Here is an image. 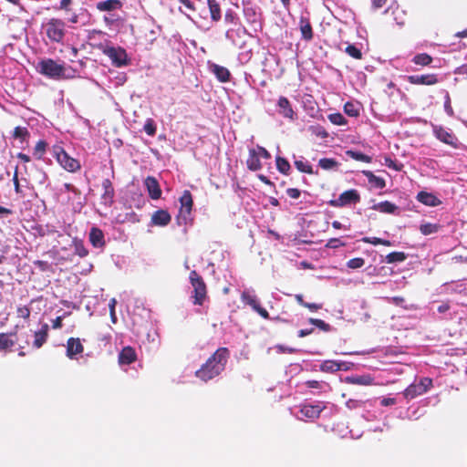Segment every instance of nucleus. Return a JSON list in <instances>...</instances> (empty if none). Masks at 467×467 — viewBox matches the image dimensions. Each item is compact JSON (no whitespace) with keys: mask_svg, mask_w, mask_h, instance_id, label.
<instances>
[{"mask_svg":"<svg viewBox=\"0 0 467 467\" xmlns=\"http://www.w3.org/2000/svg\"><path fill=\"white\" fill-rule=\"evenodd\" d=\"M453 290L459 294L467 295V283H458L453 286Z\"/></svg>","mask_w":467,"mask_h":467,"instance_id":"4d7b16f0","label":"nucleus"},{"mask_svg":"<svg viewBox=\"0 0 467 467\" xmlns=\"http://www.w3.org/2000/svg\"><path fill=\"white\" fill-rule=\"evenodd\" d=\"M444 110L449 116H453L454 112L451 106V99L449 96V93H446L445 95V100H444Z\"/></svg>","mask_w":467,"mask_h":467,"instance_id":"864d4df0","label":"nucleus"},{"mask_svg":"<svg viewBox=\"0 0 467 467\" xmlns=\"http://www.w3.org/2000/svg\"><path fill=\"white\" fill-rule=\"evenodd\" d=\"M345 244L338 238H332L327 241V246L329 248H338L344 246Z\"/></svg>","mask_w":467,"mask_h":467,"instance_id":"5fc2aeb1","label":"nucleus"},{"mask_svg":"<svg viewBox=\"0 0 467 467\" xmlns=\"http://www.w3.org/2000/svg\"><path fill=\"white\" fill-rule=\"evenodd\" d=\"M224 21L227 24L237 25L239 22V17L235 12L229 9L225 12Z\"/></svg>","mask_w":467,"mask_h":467,"instance_id":"de8ad7c7","label":"nucleus"},{"mask_svg":"<svg viewBox=\"0 0 467 467\" xmlns=\"http://www.w3.org/2000/svg\"><path fill=\"white\" fill-rule=\"evenodd\" d=\"M286 193L292 199H298L300 197L301 192L296 188H288L286 190Z\"/></svg>","mask_w":467,"mask_h":467,"instance_id":"052dcab7","label":"nucleus"},{"mask_svg":"<svg viewBox=\"0 0 467 467\" xmlns=\"http://www.w3.org/2000/svg\"><path fill=\"white\" fill-rule=\"evenodd\" d=\"M326 408L322 402H317V404H305L302 405L299 413L300 415H296L298 420H303L304 418L314 420L319 417L322 410Z\"/></svg>","mask_w":467,"mask_h":467,"instance_id":"6e6552de","label":"nucleus"},{"mask_svg":"<svg viewBox=\"0 0 467 467\" xmlns=\"http://www.w3.org/2000/svg\"><path fill=\"white\" fill-rule=\"evenodd\" d=\"M277 106L279 108V113L289 119H295L296 114L293 110L289 100L285 97H280L277 101Z\"/></svg>","mask_w":467,"mask_h":467,"instance_id":"6ab92c4d","label":"nucleus"},{"mask_svg":"<svg viewBox=\"0 0 467 467\" xmlns=\"http://www.w3.org/2000/svg\"><path fill=\"white\" fill-rule=\"evenodd\" d=\"M363 174L368 178V182L374 185L376 188L383 189L386 186L384 179L374 175L372 171H364Z\"/></svg>","mask_w":467,"mask_h":467,"instance_id":"c756f323","label":"nucleus"},{"mask_svg":"<svg viewBox=\"0 0 467 467\" xmlns=\"http://www.w3.org/2000/svg\"><path fill=\"white\" fill-rule=\"evenodd\" d=\"M241 300L243 303L250 306L257 314H259L264 318H268V312L260 306L256 296L253 291L244 290L241 295Z\"/></svg>","mask_w":467,"mask_h":467,"instance_id":"1a4fd4ad","label":"nucleus"},{"mask_svg":"<svg viewBox=\"0 0 467 467\" xmlns=\"http://www.w3.org/2000/svg\"><path fill=\"white\" fill-rule=\"evenodd\" d=\"M13 182H14V187H15L16 192V193H21V188H20L19 180H18L17 167L16 168L15 173H14V176H13Z\"/></svg>","mask_w":467,"mask_h":467,"instance_id":"bf43d9fd","label":"nucleus"},{"mask_svg":"<svg viewBox=\"0 0 467 467\" xmlns=\"http://www.w3.org/2000/svg\"><path fill=\"white\" fill-rule=\"evenodd\" d=\"M412 61L416 64V65H420V66H427L429 64L431 63L432 61V58L431 56H429L428 54L426 53H421V54H418L416 55Z\"/></svg>","mask_w":467,"mask_h":467,"instance_id":"c9c22d12","label":"nucleus"},{"mask_svg":"<svg viewBox=\"0 0 467 467\" xmlns=\"http://www.w3.org/2000/svg\"><path fill=\"white\" fill-rule=\"evenodd\" d=\"M328 119L335 125H346L347 120L340 113H333L328 116Z\"/></svg>","mask_w":467,"mask_h":467,"instance_id":"09e8293b","label":"nucleus"},{"mask_svg":"<svg viewBox=\"0 0 467 467\" xmlns=\"http://www.w3.org/2000/svg\"><path fill=\"white\" fill-rule=\"evenodd\" d=\"M73 244H74V250H75L76 254H78L80 257H85L88 255V252L86 249L82 241L74 239Z\"/></svg>","mask_w":467,"mask_h":467,"instance_id":"4c0bfd02","label":"nucleus"},{"mask_svg":"<svg viewBox=\"0 0 467 467\" xmlns=\"http://www.w3.org/2000/svg\"><path fill=\"white\" fill-rule=\"evenodd\" d=\"M144 184L151 199L158 200L161 197V190L158 181L154 177H147L145 179Z\"/></svg>","mask_w":467,"mask_h":467,"instance_id":"f3484780","label":"nucleus"},{"mask_svg":"<svg viewBox=\"0 0 467 467\" xmlns=\"http://www.w3.org/2000/svg\"><path fill=\"white\" fill-rule=\"evenodd\" d=\"M207 5L209 6L211 18L213 21H219L221 19V8L216 0H207Z\"/></svg>","mask_w":467,"mask_h":467,"instance_id":"7c9ffc66","label":"nucleus"},{"mask_svg":"<svg viewBox=\"0 0 467 467\" xmlns=\"http://www.w3.org/2000/svg\"><path fill=\"white\" fill-rule=\"evenodd\" d=\"M15 345V341L10 337V335L0 334V348L5 349Z\"/></svg>","mask_w":467,"mask_h":467,"instance_id":"37998d69","label":"nucleus"},{"mask_svg":"<svg viewBox=\"0 0 467 467\" xmlns=\"http://www.w3.org/2000/svg\"><path fill=\"white\" fill-rule=\"evenodd\" d=\"M345 364L343 362L326 360L320 365V369L324 372H336L341 369H346V368H343Z\"/></svg>","mask_w":467,"mask_h":467,"instance_id":"393cba45","label":"nucleus"},{"mask_svg":"<svg viewBox=\"0 0 467 467\" xmlns=\"http://www.w3.org/2000/svg\"><path fill=\"white\" fill-rule=\"evenodd\" d=\"M433 133L435 137L443 143L454 148L457 147L458 140L449 130H446L441 126H433Z\"/></svg>","mask_w":467,"mask_h":467,"instance_id":"f8f14e48","label":"nucleus"},{"mask_svg":"<svg viewBox=\"0 0 467 467\" xmlns=\"http://www.w3.org/2000/svg\"><path fill=\"white\" fill-rule=\"evenodd\" d=\"M416 198L422 204L431 207H436L441 203V200H439L434 194L424 191L420 192Z\"/></svg>","mask_w":467,"mask_h":467,"instance_id":"aec40b11","label":"nucleus"},{"mask_svg":"<svg viewBox=\"0 0 467 467\" xmlns=\"http://www.w3.org/2000/svg\"><path fill=\"white\" fill-rule=\"evenodd\" d=\"M359 110V105L356 102L348 101L344 105V111L349 117H358Z\"/></svg>","mask_w":467,"mask_h":467,"instance_id":"473e14b6","label":"nucleus"},{"mask_svg":"<svg viewBox=\"0 0 467 467\" xmlns=\"http://www.w3.org/2000/svg\"><path fill=\"white\" fill-rule=\"evenodd\" d=\"M300 30L302 33L303 38L306 40H310L313 36L312 34V27L309 24V22L304 18H301L300 20Z\"/></svg>","mask_w":467,"mask_h":467,"instance_id":"2f4dec72","label":"nucleus"},{"mask_svg":"<svg viewBox=\"0 0 467 467\" xmlns=\"http://www.w3.org/2000/svg\"><path fill=\"white\" fill-rule=\"evenodd\" d=\"M13 136L16 139L25 140L28 136V130L25 127H16L13 132Z\"/></svg>","mask_w":467,"mask_h":467,"instance_id":"603ef678","label":"nucleus"},{"mask_svg":"<svg viewBox=\"0 0 467 467\" xmlns=\"http://www.w3.org/2000/svg\"><path fill=\"white\" fill-rule=\"evenodd\" d=\"M190 282L193 287V304L202 306L206 297V286L202 278L192 270L190 273Z\"/></svg>","mask_w":467,"mask_h":467,"instance_id":"20e7f679","label":"nucleus"},{"mask_svg":"<svg viewBox=\"0 0 467 467\" xmlns=\"http://www.w3.org/2000/svg\"><path fill=\"white\" fill-rule=\"evenodd\" d=\"M143 130L149 135L153 136L156 133V124L152 119H147L143 126Z\"/></svg>","mask_w":467,"mask_h":467,"instance_id":"49530a36","label":"nucleus"},{"mask_svg":"<svg viewBox=\"0 0 467 467\" xmlns=\"http://www.w3.org/2000/svg\"><path fill=\"white\" fill-rule=\"evenodd\" d=\"M373 210L379 211L383 213H395V212L398 210V206L394 203L385 201L380 202L379 203H376L372 207Z\"/></svg>","mask_w":467,"mask_h":467,"instance_id":"cd10ccee","label":"nucleus"},{"mask_svg":"<svg viewBox=\"0 0 467 467\" xmlns=\"http://www.w3.org/2000/svg\"><path fill=\"white\" fill-rule=\"evenodd\" d=\"M364 265H365V260L361 257H356V258L350 259L347 263V266L350 269L361 268Z\"/></svg>","mask_w":467,"mask_h":467,"instance_id":"3c124183","label":"nucleus"},{"mask_svg":"<svg viewBox=\"0 0 467 467\" xmlns=\"http://www.w3.org/2000/svg\"><path fill=\"white\" fill-rule=\"evenodd\" d=\"M49 326L46 323L42 324L40 328L34 334L33 347L40 348L47 339Z\"/></svg>","mask_w":467,"mask_h":467,"instance_id":"a211bd4d","label":"nucleus"},{"mask_svg":"<svg viewBox=\"0 0 467 467\" xmlns=\"http://www.w3.org/2000/svg\"><path fill=\"white\" fill-rule=\"evenodd\" d=\"M372 378L368 375L350 376L346 378V382L354 385L368 386L372 384Z\"/></svg>","mask_w":467,"mask_h":467,"instance_id":"bb28decb","label":"nucleus"},{"mask_svg":"<svg viewBox=\"0 0 467 467\" xmlns=\"http://www.w3.org/2000/svg\"><path fill=\"white\" fill-rule=\"evenodd\" d=\"M318 164L323 170H332L337 166V162L334 159L328 158L319 160Z\"/></svg>","mask_w":467,"mask_h":467,"instance_id":"c03bdc74","label":"nucleus"},{"mask_svg":"<svg viewBox=\"0 0 467 467\" xmlns=\"http://www.w3.org/2000/svg\"><path fill=\"white\" fill-rule=\"evenodd\" d=\"M179 2L181 4H182L189 10H192V11L195 10V6H194V5H193V3L192 1H190V0H179Z\"/></svg>","mask_w":467,"mask_h":467,"instance_id":"69168bd1","label":"nucleus"},{"mask_svg":"<svg viewBox=\"0 0 467 467\" xmlns=\"http://www.w3.org/2000/svg\"><path fill=\"white\" fill-rule=\"evenodd\" d=\"M210 68L220 82H227L229 80L230 72L226 67L213 64Z\"/></svg>","mask_w":467,"mask_h":467,"instance_id":"b1692460","label":"nucleus"},{"mask_svg":"<svg viewBox=\"0 0 467 467\" xmlns=\"http://www.w3.org/2000/svg\"><path fill=\"white\" fill-rule=\"evenodd\" d=\"M103 53L117 67L127 66L129 63L127 52L122 47H106L103 49Z\"/></svg>","mask_w":467,"mask_h":467,"instance_id":"0eeeda50","label":"nucleus"},{"mask_svg":"<svg viewBox=\"0 0 467 467\" xmlns=\"http://www.w3.org/2000/svg\"><path fill=\"white\" fill-rule=\"evenodd\" d=\"M309 323L312 325H315L318 328H320L323 331H329L331 329V327L329 324L326 323L325 321L317 318H309Z\"/></svg>","mask_w":467,"mask_h":467,"instance_id":"8fccbe9b","label":"nucleus"},{"mask_svg":"<svg viewBox=\"0 0 467 467\" xmlns=\"http://www.w3.org/2000/svg\"><path fill=\"white\" fill-rule=\"evenodd\" d=\"M67 352L66 355L70 359H77L78 355H80L84 351V347L78 337H70L67 341Z\"/></svg>","mask_w":467,"mask_h":467,"instance_id":"ddd939ff","label":"nucleus"},{"mask_svg":"<svg viewBox=\"0 0 467 467\" xmlns=\"http://www.w3.org/2000/svg\"><path fill=\"white\" fill-rule=\"evenodd\" d=\"M345 52L353 58L360 59L362 57L361 51L354 45H348Z\"/></svg>","mask_w":467,"mask_h":467,"instance_id":"a18cd8bd","label":"nucleus"},{"mask_svg":"<svg viewBox=\"0 0 467 467\" xmlns=\"http://www.w3.org/2000/svg\"><path fill=\"white\" fill-rule=\"evenodd\" d=\"M359 194L356 190H348L342 192L339 197L330 202V204L335 207H342L351 203L359 202Z\"/></svg>","mask_w":467,"mask_h":467,"instance_id":"9d476101","label":"nucleus"},{"mask_svg":"<svg viewBox=\"0 0 467 467\" xmlns=\"http://www.w3.org/2000/svg\"><path fill=\"white\" fill-rule=\"evenodd\" d=\"M89 241L96 248L103 247L105 245L103 232L97 227H92L89 232Z\"/></svg>","mask_w":467,"mask_h":467,"instance_id":"412c9836","label":"nucleus"},{"mask_svg":"<svg viewBox=\"0 0 467 467\" xmlns=\"http://www.w3.org/2000/svg\"><path fill=\"white\" fill-rule=\"evenodd\" d=\"M362 242L365 244H370L373 245L380 244V238L378 237H364L362 238Z\"/></svg>","mask_w":467,"mask_h":467,"instance_id":"680f3d73","label":"nucleus"},{"mask_svg":"<svg viewBox=\"0 0 467 467\" xmlns=\"http://www.w3.org/2000/svg\"><path fill=\"white\" fill-rule=\"evenodd\" d=\"M295 166L301 172L308 174L313 173L312 167L307 161H304L303 160H297L295 161Z\"/></svg>","mask_w":467,"mask_h":467,"instance_id":"79ce46f5","label":"nucleus"},{"mask_svg":"<svg viewBox=\"0 0 467 467\" xmlns=\"http://www.w3.org/2000/svg\"><path fill=\"white\" fill-rule=\"evenodd\" d=\"M431 386L432 380L430 378H422L418 383H412L405 389L403 395L406 399L412 400L426 393Z\"/></svg>","mask_w":467,"mask_h":467,"instance_id":"423d86ee","label":"nucleus"},{"mask_svg":"<svg viewBox=\"0 0 467 467\" xmlns=\"http://www.w3.org/2000/svg\"><path fill=\"white\" fill-rule=\"evenodd\" d=\"M246 162L248 168L252 171H258L261 169V162L255 150H249V157Z\"/></svg>","mask_w":467,"mask_h":467,"instance_id":"c85d7f7f","label":"nucleus"},{"mask_svg":"<svg viewBox=\"0 0 467 467\" xmlns=\"http://www.w3.org/2000/svg\"><path fill=\"white\" fill-rule=\"evenodd\" d=\"M406 259V255L402 252H392L386 256V262L392 264L396 262H403Z\"/></svg>","mask_w":467,"mask_h":467,"instance_id":"e433bc0d","label":"nucleus"},{"mask_svg":"<svg viewBox=\"0 0 467 467\" xmlns=\"http://www.w3.org/2000/svg\"><path fill=\"white\" fill-rule=\"evenodd\" d=\"M136 359V352L130 347H125L119 354V362L120 365H130Z\"/></svg>","mask_w":467,"mask_h":467,"instance_id":"4be33fe9","label":"nucleus"},{"mask_svg":"<svg viewBox=\"0 0 467 467\" xmlns=\"http://www.w3.org/2000/svg\"><path fill=\"white\" fill-rule=\"evenodd\" d=\"M275 162H276V168L281 173L286 174L288 172V171L290 170V164L285 159H284L280 156H277Z\"/></svg>","mask_w":467,"mask_h":467,"instance_id":"58836bf2","label":"nucleus"},{"mask_svg":"<svg viewBox=\"0 0 467 467\" xmlns=\"http://www.w3.org/2000/svg\"><path fill=\"white\" fill-rule=\"evenodd\" d=\"M47 142L45 140H38L34 148L33 155L36 159L41 160L47 150Z\"/></svg>","mask_w":467,"mask_h":467,"instance_id":"72a5a7b5","label":"nucleus"},{"mask_svg":"<svg viewBox=\"0 0 467 467\" xmlns=\"http://www.w3.org/2000/svg\"><path fill=\"white\" fill-rule=\"evenodd\" d=\"M438 229L439 226L437 224L430 223H423L420 226V231L424 235L434 234L438 231Z\"/></svg>","mask_w":467,"mask_h":467,"instance_id":"a19ab883","label":"nucleus"},{"mask_svg":"<svg viewBox=\"0 0 467 467\" xmlns=\"http://www.w3.org/2000/svg\"><path fill=\"white\" fill-rule=\"evenodd\" d=\"M243 14L246 22L253 26L255 30L257 27H261V14L259 8L247 4L244 6Z\"/></svg>","mask_w":467,"mask_h":467,"instance_id":"9b49d317","label":"nucleus"},{"mask_svg":"<svg viewBox=\"0 0 467 467\" xmlns=\"http://www.w3.org/2000/svg\"><path fill=\"white\" fill-rule=\"evenodd\" d=\"M102 187L104 189V192L102 194V202L105 205L109 206L113 202L114 196V189L112 187V183L109 179H105L102 182Z\"/></svg>","mask_w":467,"mask_h":467,"instance_id":"5701e85b","label":"nucleus"},{"mask_svg":"<svg viewBox=\"0 0 467 467\" xmlns=\"http://www.w3.org/2000/svg\"><path fill=\"white\" fill-rule=\"evenodd\" d=\"M42 31L51 42L60 43L65 36L66 23L57 18L48 19L43 23Z\"/></svg>","mask_w":467,"mask_h":467,"instance_id":"7ed1b4c3","label":"nucleus"},{"mask_svg":"<svg viewBox=\"0 0 467 467\" xmlns=\"http://www.w3.org/2000/svg\"><path fill=\"white\" fill-rule=\"evenodd\" d=\"M62 327V317H57L52 321V327L54 329L60 328Z\"/></svg>","mask_w":467,"mask_h":467,"instance_id":"338daca9","label":"nucleus"},{"mask_svg":"<svg viewBox=\"0 0 467 467\" xmlns=\"http://www.w3.org/2000/svg\"><path fill=\"white\" fill-rule=\"evenodd\" d=\"M362 404H363V401L358 400H352V399L348 400L346 402V406L349 410H354V409L359 408L362 406Z\"/></svg>","mask_w":467,"mask_h":467,"instance_id":"6e6d98bb","label":"nucleus"},{"mask_svg":"<svg viewBox=\"0 0 467 467\" xmlns=\"http://www.w3.org/2000/svg\"><path fill=\"white\" fill-rule=\"evenodd\" d=\"M255 150L257 152V156L260 155L265 159H270L271 157L270 153L264 147L257 146Z\"/></svg>","mask_w":467,"mask_h":467,"instance_id":"e2e57ef3","label":"nucleus"},{"mask_svg":"<svg viewBox=\"0 0 467 467\" xmlns=\"http://www.w3.org/2000/svg\"><path fill=\"white\" fill-rule=\"evenodd\" d=\"M304 306L310 309L311 311H317L321 308L320 305L315 303H306L304 304Z\"/></svg>","mask_w":467,"mask_h":467,"instance_id":"774afa93","label":"nucleus"},{"mask_svg":"<svg viewBox=\"0 0 467 467\" xmlns=\"http://www.w3.org/2000/svg\"><path fill=\"white\" fill-rule=\"evenodd\" d=\"M54 153L57 162L63 169L69 172H75L80 169V163L78 160L70 157L61 147L54 148Z\"/></svg>","mask_w":467,"mask_h":467,"instance_id":"39448f33","label":"nucleus"},{"mask_svg":"<svg viewBox=\"0 0 467 467\" xmlns=\"http://www.w3.org/2000/svg\"><path fill=\"white\" fill-rule=\"evenodd\" d=\"M246 32L244 26H239L237 29L230 28L225 33V37L230 40L233 44H236L235 36H240L241 34H244Z\"/></svg>","mask_w":467,"mask_h":467,"instance_id":"f704fd0d","label":"nucleus"},{"mask_svg":"<svg viewBox=\"0 0 467 467\" xmlns=\"http://www.w3.org/2000/svg\"><path fill=\"white\" fill-rule=\"evenodd\" d=\"M347 155L349 156L350 158L356 160V161H364V162H370L371 161V157L366 155V154H363L362 152H358V151H354V150H348L347 152Z\"/></svg>","mask_w":467,"mask_h":467,"instance_id":"ea45409f","label":"nucleus"},{"mask_svg":"<svg viewBox=\"0 0 467 467\" xmlns=\"http://www.w3.org/2000/svg\"><path fill=\"white\" fill-rule=\"evenodd\" d=\"M180 214L179 216L183 220H186L188 216L191 214L192 208V197L189 191H184L182 195L180 197Z\"/></svg>","mask_w":467,"mask_h":467,"instance_id":"4468645a","label":"nucleus"},{"mask_svg":"<svg viewBox=\"0 0 467 467\" xmlns=\"http://www.w3.org/2000/svg\"><path fill=\"white\" fill-rule=\"evenodd\" d=\"M380 404L382 406H391L396 404V400L394 398H383L380 400Z\"/></svg>","mask_w":467,"mask_h":467,"instance_id":"0e129e2a","label":"nucleus"},{"mask_svg":"<svg viewBox=\"0 0 467 467\" xmlns=\"http://www.w3.org/2000/svg\"><path fill=\"white\" fill-rule=\"evenodd\" d=\"M171 221V214L163 209L157 210L154 212L150 218V224L160 227L168 225Z\"/></svg>","mask_w":467,"mask_h":467,"instance_id":"2eb2a0df","label":"nucleus"},{"mask_svg":"<svg viewBox=\"0 0 467 467\" xmlns=\"http://www.w3.org/2000/svg\"><path fill=\"white\" fill-rule=\"evenodd\" d=\"M37 70L42 75L54 79L73 77V74H70L67 68L50 58L41 60L37 65Z\"/></svg>","mask_w":467,"mask_h":467,"instance_id":"f03ea898","label":"nucleus"},{"mask_svg":"<svg viewBox=\"0 0 467 467\" xmlns=\"http://www.w3.org/2000/svg\"><path fill=\"white\" fill-rule=\"evenodd\" d=\"M121 7L119 0H106L97 4V9L101 12H109Z\"/></svg>","mask_w":467,"mask_h":467,"instance_id":"a878e982","label":"nucleus"},{"mask_svg":"<svg viewBox=\"0 0 467 467\" xmlns=\"http://www.w3.org/2000/svg\"><path fill=\"white\" fill-rule=\"evenodd\" d=\"M17 315L19 317H22L24 319H26L30 316V310L26 306H21L17 309Z\"/></svg>","mask_w":467,"mask_h":467,"instance_id":"13d9d810","label":"nucleus"},{"mask_svg":"<svg viewBox=\"0 0 467 467\" xmlns=\"http://www.w3.org/2000/svg\"><path fill=\"white\" fill-rule=\"evenodd\" d=\"M229 355V350L226 348H218L206 362L196 370L195 376L204 382L219 376L225 368Z\"/></svg>","mask_w":467,"mask_h":467,"instance_id":"f257e3e1","label":"nucleus"},{"mask_svg":"<svg viewBox=\"0 0 467 467\" xmlns=\"http://www.w3.org/2000/svg\"><path fill=\"white\" fill-rule=\"evenodd\" d=\"M408 81L414 85H434L438 83V78L434 74L411 75L408 77Z\"/></svg>","mask_w":467,"mask_h":467,"instance_id":"dca6fc26","label":"nucleus"}]
</instances>
